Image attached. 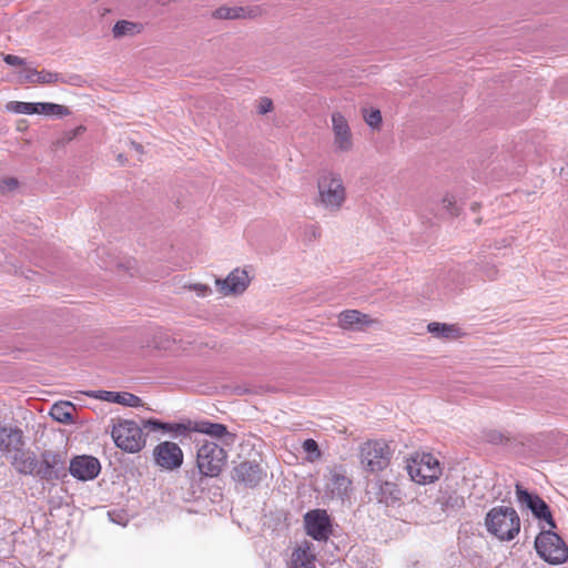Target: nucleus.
Masks as SVG:
<instances>
[{
	"mask_svg": "<svg viewBox=\"0 0 568 568\" xmlns=\"http://www.w3.org/2000/svg\"><path fill=\"white\" fill-rule=\"evenodd\" d=\"M316 207L329 214L338 213L346 203L347 191L341 173L333 170H323L316 178Z\"/></svg>",
	"mask_w": 568,
	"mask_h": 568,
	"instance_id": "nucleus-1",
	"label": "nucleus"
},
{
	"mask_svg": "<svg viewBox=\"0 0 568 568\" xmlns=\"http://www.w3.org/2000/svg\"><path fill=\"white\" fill-rule=\"evenodd\" d=\"M487 531L503 541H510L520 531V518L511 507L497 506L491 508L485 517Z\"/></svg>",
	"mask_w": 568,
	"mask_h": 568,
	"instance_id": "nucleus-2",
	"label": "nucleus"
},
{
	"mask_svg": "<svg viewBox=\"0 0 568 568\" xmlns=\"http://www.w3.org/2000/svg\"><path fill=\"white\" fill-rule=\"evenodd\" d=\"M111 436L115 446L128 454L141 452L146 444V435L134 420H115L112 425Z\"/></svg>",
	"mask_w": 568,
	"mask_h": 568,
	"instance_id": "nucleus-3",
	"label": "nucleus"
},
{
	"mask_svg": "<svg viewBox=\"0 0 568 568\" xmlns=\"http://www.w3.org/2000/svg\"><path fill=\"white\" fill-rule=\"evenodd\" d=\"M538 556L550 565H560L568 559V547L554 529L541 528L535 539Z\"/></svg>",
	"mask_w": 568,
	"mask_h": 568,
	"instance_id": "nucleus-4",
	"label": "nucleus"
},
{
	"mask_svg": "<svg viewBox=\"0 0 568 568\" xmlns=\"http://www.w3.org/2000/svg\"><path fill=\"white\" fill-rule=\"evenodd\" d=\"M406 469L413 481L427 485L436 481L442 475L439 460L429 453H415L407 459Z\"/></svg>",
	"mask_w": 568,
	"mask_h": 568,
	"instance_id": "nucleus-5",
	"label": "nucleus"
},
{
	"mask_svg": "<svg viewBox=\"0 0 568 568\" xmlns=\"http://www.w3.org/2000/svg\"><path fill=\"white\" fill-rule=\"evenodd\" d=\"M227 458V454L214 442L203 440L199 444L196 465L200 473L207 477L217 476Z\"/></svg>",
	"mask_w": 568,
	"mask_h": 568,
	"instance_id": "nucleus-6",
	"label": "nucleus"
},
{
	"mask_svg": "<svg viewBox=\"0 0 568 568\" xmlns=\"http://www.w3.org/2000/svg\"><path fill=\"white\" fill-rule=\"evenodd\" d=\"M393 450L385 440H367L359 447V459L362 466L376 473L385 469L390 462Z\"/></svg>",
	"mask_w": 568,
	"mask_h": 568,
	"instance_id": "nucleus-7",
	"label": "nucleus"
},
{
	"mask_svg": "<svg viewBox=\"0 0 568 568\" xmlns=\"http://www.w3.org/2000/svg\"><path fill=\"white\" fill-rule=\"evenodd\" d=\"M332 150L335 154H348L355 149V138L348 119L338 110L331 113Z\"/></svg>",
	"mask_w": 568,
	"mask_h": 568,
	"instance_id": "nucleus-8",
	"label": "nucleus"
},
{
	"mask_svg": "<svg viewBox=\"0 0 568 568\" xmlns=\"http://www.w3.org/2000/svg\"><path fill=\"white\" fill-rule=\"evenodd\" d=\"M515 487L517 503L527 507L537 519L545 520L548 528L555 529L556 523L549 506L538 495L530 494L520 484H516Z\"/></svg>",
	"mask_w": 568,
	"mask_h": 568,
	"instance_id": "nucleus-9",
	"label": "nucleus"
},
{
	"mask_svg": "<svg viewBox=\"0 0 568 568\" xmlns=\"http://www.w3.org/2000/svg\"><path fill=\"white\" fill-rule=\"evenodd\" d=\"M306 534L317 541H326L332 534L331 519L326 510L313 509L304 515Z\"/></svg>",
	"mask_w": 568,
	"mask_h": 568,
	"instance_id": "nucleus-10",
	"label": "nucleus"
},
{
	"mask_svg": "<svg viewBox=\"0 0 568 568\" xmlns=\"http://www.w3.org/2000/svg\"><path fill=\"white\" fill-rule=\"evenodd\" d=\"M155 464L166 470H174L183 463V452L176 443L162 442L153 449Z\"/></svg>",
	"mask_w": 568,
	"mask_h": 568,
	"instance_id": "nucleus-11",
	"label": "nucleus"
},
{
	"mask_svg": "<svg viewBox=\"0 0 568 568\" xmlns=\"http://www.w3.org/2000/svg\"><path fill=\"white\" fill-rule=\"evenodd\" d=\"M266 477V471L260 464L245 460L234 466L232 478L247 487L257 486Z\"/></svg>",
	"mask_w": 568,
	"mask_h": 568,
	"instance_id": "nucleus-12",
	"label": "nucleus"
},
{
	"mask_svg": "<svg viewBox=\"0 0 568 568\" xmlns=\"http://www.w3.org/2000/svg\"><path fill=\"white\" fill-rule=\"evenodd\" d=\"M69 471L74 478L88 481L98 477L101 465L99 459L93 456H77L71 460Z\"/></svg>",
	"mask_w": 568,
	"mask_h": 568,
	"instance_id": "nucleus-13",
	"label": "nucleus"
},
{
	"mask_svg": "<svg viewBox=\"0 0 568 568\" xmlns=\"http://www.w3.org/2000/svg\"><path fill=\"white\" fill-rule=\"evenodd\" d=\"M215 284L224 296L240 295L247 288L250 277L246 271L235 268L224 280L216 278Z\"/></svg>",
	"mask_w": 568,
	"mask_h": 568,
	"instance_id": "nucleus-14",
	"label": "nucleus"
},
{
	"mask_svg": "<svg viewBox=\"0 0 568 568\" xmlns=\"http://www.w3.org/2000/svg\"><path fill=\"white\" fill-rule=\"evenodd\" d=\"M375 324H378L377 320L357 310H347L338 315V326L347 331H362Z\"/></svg>",
	"mask_w": 568,
	"mask_h": 568,
	"instance_id": "nucleus-15",
	"label": "nucleus"
},
{
	"mask_svg": "<svg viewBox=\"0 0 568 568\" xmlns=\"http://www.w3.org/2000/svg\"><path fill=\"white\" fill-rule=\"evenodd\" d=\"M316 555L314 545L304 540L293 550L290 568H315Z\"/></svg>",
	"mask_w": 568,
	"mask_h": 568,
	"instance_id": "nucleus-16",
	"label": "nucleus"
},
{
	"mask_svg": "<svg viewBox=\"0 0 568 568\" xmlns=\"http://www.w3.org/2000/svg\"><path fill=\"white\" fill-rule=\"evenodd\" d=\"M23 432L18 427H0V452L11 454L23 448Z\"/></svg>",
	"mask_w": 568,
	"mask_h": 568,
	"instance_id": "nucleus-17",
	"label": "nucleus"
},
{
	"mask_svg": "<svg viewBox=\"0 0 568 568\" xmlns=\"http://www.w3.org/2000/svg\"><path fill=\"white\" fill-rule=\"evenodd\" d=\"M190 430L195 433H201L209 435L216 439L229 438L231 442L234 439V435H232L225 425L219 423H212L209 420H190Z\"/></svg>",
	"mask_w": 568,
	"mask_h": 568,
	"instance_id": "nucleus-18",
	"label": "nucleus"
},
{
	"mask_svg": "<svg viewBox=\"0 0 568 568\" xmlns=\"http://www.w3.org/2000/svg\"><path fill=\"white\" fill-rule=\"evenodd\" d=\"M190 430L195 433H201L209 435L216 439L229 438L231 442L234 439V435H232L225 425L219 423H212L209 420H190Z\"/></svg>",
	"mask_w": 568,
	"mask_h": 568,
	"instance_id": "nucleus-19",
	"label": "nucleus"
},
{
	"mask_svg": "<svg viewBox=\"0 0 568 568\" xmlns=\"http://www.w3.org/2000/svg\"><path fill=\"white\" fill-rule=\"evenodd\" d=\"M92 397L105 400L109 403H116L128 407H140L142 406V399L134 394L128 392H109L99 390L90 394Z\"/></svg>",
	"mask_w": 568,
	"mask_h": 568,
	"instance_id": "nucleus-20",
	"label": "nucleus"
},
{
	"mask_svg": "<svg viewBox=\"0 0 568 568\" xmlns=\"http://www.w3.org/2000/svg\"><path fill=\"white\" fill-rule=\"evenodd\" d=\"M12 466L20 474L32 475L37 474L39 462L33 453L20 448L13 454Z\"/></svg>",
	"mask_w": 568,
	"mask_h": 568,
	"instance_id": "nucleus-21",
	"label": "nucleus"
},
{
	"mask_svg": "<svg viewBox=\"0 0 568 568\" xmlns=\"http://www.w3.org/2000/svg\"><path fill=\"white\" fill-rule=\"evenodd\" d=\"M352 481L346 476L345 469L343 467H334L329 470V478L327 483V487L332 491L333 495L338 497H343L346 495Z\"/></svg>",
	"mask_w": 568,
	"mask_h": 568,
	"instance_id": "nucleus-22",
	"label": "nucleus"
},
{
	"mask_svg": "<svg viewBox=\"0 0 568 568\" xmlns=\"http://www.w3.org/2000/svg\"><path fill=\"white\" fill-rule=\"evenodd\" d=\"M427 332L434 337L443 341H455L464 335L458 325L439 322L429 323L427 325Z\"/></svg>",
	"mask_w": 568,
	"mask_h": 568,
	"instance_id": "nucleus-23",
	"label": "nucleus"
},
{
	"mask_svg": "<svg viewBox=\"0 0 568 568\" xmlns=\"http://www.w3.org/2000/svg\"><path fill=\"white\" fill-rule=\"evenodd\" d=\"M376 487V497L379 503H383L386 506H390L402 500V490L395 483L377 481Z\"/></svg>",
	"mask_w": 568,
	"mask_h": 568,
	"instance_id": "nucleus-24",
	"label": "nucleus"
},
{
	"mask_svg": "<svg viewBox=\"0 0 568 568\" xmlns=\"http://www.w3.org/2000/svg\"><path fill=\"white\" fill-rule=\"evenodd\" d=\"M437 501L444 511L459 510L464 507L465 500L456 490L444 488L439 490Z\"/></svg>",
	"mask_w": 568,
	"mask_h": 568,
	"instance_id": "nucleus-25",
	"label": "nucleus"
},
{
	"mask_svg": "<svg viewBox=\"0 0 568 568\" xmlns=\"http://www.w3.org/2000/svg\"><path fill=\"white\" fill-rule=\"evenodd\" d=\"M61 464V457L59 454L52 452H45L42 454L41 467L37 474L42 478L49 479L55 475L54 469Z\"/></svg>",
	"mask_w": 568,
	"mask_h": 568,
	"instance_id": "nucleus-26",
	"label": "nucleus"
},
{
	"mask_svg": "<svg viewBox=\"0 0 568 568\" xmlns=\"http://www.w3.org/2000/svg\"><path fill=\"white\" fill-rule=\"evenodd\" d=\"M142 31V26L128 20L118 21L112 28V34L115 39L133 37Z\"/></svg>",
	"mask_w": 568,
	"mask_h": 568,
	"instance_id": "nucleus-27",
	"label": "nucleus"
},
{
	"mask_svg": "<svg viewBox=\"0 0 568 568\" xmlns=\"http://www.w3.org/2000/svg\"><path fill=\"white\" fill-rule=\"evenodd\" d=\"M74 409V406L69 402L57 403L52 406L50 415L60 423H69Z\"/></svg>",
	"mask_w": 568,
	"mask_h": 568,
	"instance_id": "nucleus-28",
	"label": "nucleus"
},
{
	"mask_svg": "<svg viewBox=\"0 0 568 568\" xmlns=\"http://www.w3.org/2000/svg\"><path fill=\"white\" fill-rule=\"evenodd\" d=\"M34 106L37 108L36 114H54L60 118L70 114V110L67 106L51 102H37Z\"/></svg>",
	"mask_w": 568,
	"mask_h": 568,
	"instance_id": "nucleus-29",
	"label": "nucleus"
},
{
	"mask_svg": "<svg viewBox=\"0 0 568 568\" xmlns=\"http://www.w3.org/2000/svg\"><path fill=\"white\" fill-rule=\"evenodd\" d=\"M6 110L17 114H36L37 108L32 102L10 101L6 104Z\"/></svg>",
	"mask_w": 568,
	"mask_h": 568,
	"instance_id": "nucleus-30",
	"label": "nucleus"
},
{
	"mask_svg": "<svg viewBox=\"0 0 568 568\" xmlns=\"http://www.w3.org/2000/svg\"><path fill=\"white\" fill-rule=\"evenodd\" d=\"M363 118L371 129L379 130L383 119L378 109H363Z\"/></svg>",
	"mask_w": 568,
	"mask_h": 568,
	"instance_id": "nucleus-31",
	"label": "nucleus"
},
{
	"mask_svg": "<svg viewBox=\"0 0 568 568\" xmlns=\"http://www.w3.org/2000/svg\"><path fill=\"white\" fill-rule=\"evenodd\" d=\"M244 16L243 8L237 7H221L214 11V17L217 19H237Z\"/></svg>",
	"mask_w": 568,
	"mask_h": 568,
	"instance_id": "nucleus-32",
	"label": "nucleus"
},
{
	"mask_svg": "<svg viewBox=\"0 0 568 568\" xmlns=\"http://www.w3.org/2000/svg\"><path fill=\"white\" fill-rule=\"evenodd\" d=\"M443 209L449 216H456L459 214V206L454 195L445 194L440 201Z\"/></svg>",
	"mask_w": 568,
	"mask_h": 568,
	"instance_id": "nucleus-33",
	"label": "nucleus"
},
{
	"mask_svg": "<svg viewBox=\"0 0 568 568\" xmlns=\"http://www.w3.org/2000/svg\"><path fill=\"white\" fill-rule=\"evenodd\" d=\"M59 80H60V74L59 73L47 71V70H42V71H38L37 70V75H36V79H34V84L36 83L50 84V83H55Z\"/></svg>",
	"mask_w": 568,
	"mask_h": 568,
	"instance_id": "nucleus-34",
	"label": "nucleus"
},
{
	"mask_svg": "<svg viewBox=\"0 0 568 568\" xmlns=\"http://www.w3.org/2000/svg\"><path fill=\"white\" fill-rule=\"evenodd\" d=\"M36 75H37V70L26 64L19 74V81L21 83L34 84Z\"/></svg>",
	"mask_w": 568,
	"mask_h": 568,
	"instance_id": "nucleus-35",
	"label": "nucleus"
},
{
	"mask_svg": "<svg viewBox=\"0 0 568 568\" xmlns=\"http://www.w3.org/2000/svg\"><path fill=\"white\" fill-rule=\"evenodd\" d=\"M185 288L193 291L199 297H206L212 293V290L209 285L202 283H194L190 285H185Z\"/></svg>",
	"mask_w": 568,
	"mask_h": 568,
	"instance_id": "nucleus-36",
	"label": "nucleus"
},
{
	"mask_svg": "<svg viewBox=\"0 0 568 568\" xmlns=\"http://www.w3.org/2000/svg\"><path fill=\"white\" fill-rule=\"evenodd\" d=\"M19 185V182L14 178H4L0 180V193L7 194L14 191Z\"/></svg>",
	"mask_w": 568,
	"mask_h": 568,
	"instance_id": "nucleus-37",
	"label": "nucleus"
},
{
	"mask_svg": "<svg viewBox=\"0 0 568 568\" xmlns=\"http://www.w3.org/2000/svg\"><path fill=\"white\" fill-rule=\"evenodd\" d=\"M164 432L184 434L186 432H190V422H187V424H183V423H173V424L164 423Z\"/></svg>",
	"mask_w": 568,
	"mask_h": 568,
	"instance_id": "nucleus-38",
	"label": "nucleus"
},
{
	"mask_svg": "<svg viewBox=\"0 0 568 568\" xmlns=\"http://www.w3.org/2000/svg\"><path fill=\"white\" fill-rule=\"evenodd\" d=\"M3 61L12 67L23 68L27 64L24 59L13 54H3Z\"/></svg>",
	"mask_w": 568,
	"mask_h": 568,
	"instance_id": "nucleus-39",
	"label": "nucleus"
},
{
	"mask_svg": "<svg viewBox=\"0 0 568 568\" xmlns=\"http://www.w3.org/2000/svg\"><path fill=\"white\" fill-rule=\"evenodd\" d=\"M273 110V102L271 99L264 97L261 98L257 105V111L260 114H266Z\"/></svg>",
	"mask_w": 568,
	"mask_h": 568,
	"instance_id": "nucleus-40",
	"label": "nucleus"
},
{
	"mask_svg": "<svg viewBox=\"0 0 568 568\" xmlns=\"http://www.w3.org/2000/svg\"><path fill=\"white\" fill-rule=\"evenodd\" d=\"M303 449L308 454H315V457H320L318 445L314 439H306L303 442Z\"/></svg>",
	"mask_w": 568,
	"mask_h": 568,
	"instance_id": "nucleus-41",
	"label": "nucleus"
},
{
	"mask_svg": "<svg viewBox=\"0 0 568 568\" xmlns=\"http://www.w3.org/2000/svg\"><path fill=\"white\" fill-rule=\"evenodd\" d=\"M171 339L164 334L160 333V335L154 339V347L159 349H168L170 348Z\"/></svg>",
	"mask_w": 568,
	"mask_h": 568,
	"instance_id": "nucleus-42",
	"label": "nucleus"
},
{
	"mask_svg": "<svg viewBox=\"0 0 568 568\" xmlns=\"http://www.w3.org/2000/svg\"><path fill=\"white\" fill-rule=\"evenodd\" d=\"M143 427L152 430H164V423L158 419L143 420Z\"/></svg>",
	"mask_w": 568,
	"mask_h": 568,
	"instance_id": "nucleus-43",
	"label": "nucleus"
},
{
	"mask_svg": "<svg viewBox=\"0 0 568 568\" xmlns=\"http://www.w3.org/2000/svg\"><path fill=\"white\" fill-rule=\"evenodd\" d=\"M506 439L500 433L494 432L489 435L488 440L493 444H501Z\"/></svg>",
	"mask_w": 568,
	"mask_h": 568,
	"instance_id": "nucleus-44",
	"label": "nucleus"
},
{
	"mask_svg": "<svg viewBox=\"0 0 568 568\" xmlns=\"http://www.w3.org/2000/svg\"><path fill=\"white\" fill-rule=\"evenodd\" d=\"M73 139H75L74 133L72 132V130H70L63 133L62 142H70Z\"/></svg>",
	"mask_w": 568,
	"mask_h": 568,
	"instance_id": "nucleus-45",
	"label": "nucleus"
},
{
	"mask_svg": "<svg viewBox=\"0 0 568 568\" xmlns=\"http://www.w3.org/2000/svg\"><path fill=\"white\" fill-rule=\"evenodd\" d=\"M85 131V128L83 125H79L75 129H72V132L74 133V136L77 138L81 133Z\"/></svg>",
	"mask_w": 568,
	"mask_h": 568,
	"instance_id": "nucleus-46",
	"label": "nucleus"
},
{
	"mask_svg": "<svg viewBox=\"0 0 568 568\" xmlns=\"http://www.w3.org/2000/svg\"><path fill=\"white\" fill-rule=\"evenodd\" d=\"M85 131V128L83 125H79L75 129H72V132L74 133V136L77 138L81 133Z\"/></svg>",
	"mask_w": 568,
	"mask_h": 568,
	"instance_id": "nucleus-47",
	"label": "nucleus"
},
{
	"mask_svg": "<svg viewBox=\"0 0 568 568\" xmlns=\"http://www.w3.org/2000/svg\"><path fill=\"white\" fill-rule=\"evenodd\" d=\"M131 146L134 151H136L138 153H142L143 152V148L141 144L136 143V142H131Z\"/></svg>",
	"mask_w": 568,
	"mask_h": 568,
	"instance_id": "nucleus-48",
	"label": "nucleus"
}]
</instances>
